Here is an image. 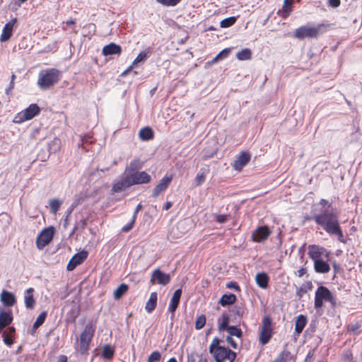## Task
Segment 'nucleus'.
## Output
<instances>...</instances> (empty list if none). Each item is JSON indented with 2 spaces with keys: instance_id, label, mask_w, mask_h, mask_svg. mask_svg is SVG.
<instances>
[{
  "instance_id": "nucleus-26",
  "label": "nucleus",
  "mask_w": 362,
  "mask_h": 362,
  "mask_svg": "<svg viewBox=\"0 0 362 362\" xmlns=\"http://www.w3.org/2000/svg\"><path fill=\"white\" fill-rule=\"evenodd\" d=\"M158 295L156 292H152L150 295L149 299L146 303L145 309L147 313H152L157 305Z\"/></svg>"
},
{
  "instance_id": "nucleus-8",
  "label": "nucleus",
  "mask_w": 362,
  "mask_h": 362,
  "mask_svg": "<svg viewBox=\"0 0 362 362\" xmlns=\"http://www.w3.org/2000/svg\"><path fill=\"white\" fill-rule=\"evenodd\" d=\"M272 322L269 316H264L262 320V327L259 341L262 345L269 343L273 335Z\"/></svg>"
},
{
  "instance_id": "nucleus-45",
  "label": "nucleus",
  "mask_w": 362,
  "mask_h": 362,
  "mask_svg": "<svg viewBox=\"0 0 362 362\" xmlns=\"http://www.w3.org/2000/svg\"><path fill=\"white\" fill-rule=\"evenodd\" d=\"M161 358V355L159 351H153L148 358V362L159 361Z\"/></svg>"
},
{
  "instance_id": "nucleus-64",
  "label": "nucleus",
  "mask_w": 362,
  "mask_h": 362,
  "mask_svg": "<svg viewBox=\"0 0 362 362\" xmlns=\"http://www.w3.org/2000/svg\"><path fill=\"white\" fill-rule=\"evenodd\" d=\"M66 24L67 25H75L76 24V21L74 20V19H70V20L66 21Z\"/></svg>"
},
{
  "instance_id": "nucleus-61",
  "label": "nucleus",
  "mask_w": 362,
  "mask_h": 362,
  "mask_svg": "<svg viewBox=\"0 0 362 362\" xmlns=\"http://www.w3.org/2000/svg\"><path fill=\"white\" fill-rule=\"evenodd\" d=\"M57 362H68L67 357L64 355H61Z\"/></svg>"
},
{
  "instance_id": "nucleus-48",
  "label": "nucleus",
  "mask_w": 362,
  "mask_h": 362,
  "mask_svg": "<svg viewBox=\"0 0 362 362\" xmlns=\"http://www.w3.org/2000/svg\"><path fill=\"white\" fill-rule=\"evenodd\" d=\"M147 57V53L146 52H140L133 62V65H136L138 63L144 61Z\"/></svg>"
},
{
  "instance_id": "nucleus-55",
  "label": "nucleus",
  "mask_w": 362,
  "mask_h": 362,
  "mask_svg": "<svg viewBox=\"0 0 362 362\" xmlns=\"http://www.w3.org/2000/svg\"><path fill=\"white\" fill-rule=\"evenodd\" d=\"M227 287L229 288H234L235 290H240V287L236 282L230 281L227 284Z\"/></svg>"
},
{
  "instance_id": "nucleus-31",
  "label": "nucleus",
  "mask_w": 362,
  "mask_h": 362,
  "mask_svg": "<svg viewBox=\"0 0 362 362\" xmlns=\"http://www.w3.org/2000/svg\"><path fill=\"white\" fill-rule=\"evenodd\" d=\"M236 57L241 61L249 60L252 57L251 50L248 48H245L236 54Z\"/></svg>"
},
{
  "instance_id": "nucleus-13",
  "label": "nucleus",
  "mask_w": 362,
  "mask_h": 362,
  "mask_svg": "<svg viewBox=\"0 0 362 362\" xmlns=\"http://www.w3.org/2000/svg\"><path fill=\"white\" fill-rule=\"evenodd\" d=\"M170 277L169 274L163 272L159 269H156L152 273L150 283L152 285L158 284L165 286L170 282Z\"/></svg>"
},
{
  "instance_id": "nucleus-42",
  "label": "nucleus",
  "mask_w": 362,
  "mask_h": 362,
  "mask_svg": "<svg viewBox=\"0 0 362 362\" xmlns=\"http://www.w3.org/2000/svg\"><path fill=\"white\" fill-rule=\"evenodd\" d=\"M13 337L14 335L7 334V332H4L2 334L3 341L4 344L8 346H11L12 344H13Z\"/></svg>"
},
{
  "instance_id": "nucleus-15",
  "label": "nucleus",
  "mask_w": 362,
  "mask_h": 362,
  "mask_svg": "<svg viewBox=\"0 0 362 362\" xmlns=\"http://www.w3.org/2000/svg\"><path fill=\"white\" fill-rule=\"evenodd\" d=\"M17 23V18H13L9 22L6 23L4 27L3 28L1 35L0 36L1 42H6L8 41L11 37L12 36L13 27Z\"/></svg>"
},
{
  "instance_id": "nucleus-37",
  "label": "nucleus",
  "mask_w": 362,
  "mask_h": 362,
  "mask_svg": "<svg viewBox=\"0 0 362 362\" xmlns=\"http://www.w3.org/2000/svg\"><path fill=\"white\" fill-rule=\"evenodd\" d=\"M228 332L229 334L228 337L235 336L238 338H240L243 336V332H242L241 329H240L235 326L228 327Z\"/></svg>"
},
{
  "instance_id": "nucleus-47",
  "label": "nucleus",
  "mask_w": 362,
  "mask_h": 362,
  "mask_svg": "<svg viewBox=\"0 0 362 362\" xmlns=\"http://www.w3.org/2000/svg\"><path fill=\"white\" fill-rule=\"evenodd\" d=\"M156 1L163 6H173L177 5L180 2V0H156Z\"/></svg>"
},
{
  "instance_id": "nucleus-11",
  "label": "nucleus",
  "mask_w": 362,
  "mask_h": 362,
  "mask_svg": "<svg viewBox=\"0 0 362 362\" xmlns=\"http://www.w3.org/2000/svg\"><path fill=\"white\" fill-rule=\"evenodd\" d=\"M308 257L314 262L323 259H328L330 252L319 245H310L308 246Z\"/></svg>"
},
{
  "instance_id": "nucleus-40",
  "label": "nucleus",
  "mask_w": 362,
  "mask_h": 362,
  "mask_svg": "<svg viewBox=\"0 0 362 362\" xmlns=\"http://www.w3.org/2000/svg\"><path fill=\"white\" fill-rule=\"evenodd\" d=\"M61 202L57 199H53L49 201L50 209L53 214H56L59 210Z\"/></svg>"
},
{
  "instance_id": "nucleus-12",
  "label": "nucleus",
  "mask_w": 362,
  "mask_h": 362,
  "mask_svg": "<svg viewBox=\"0 0 362 362\" xmlns=\"http://www.w3.org/2000/svg\"><path fill=\"white\" fill-rule=\"evenodd\" d=\"M272 233V230L267 226L257 227L252 233V240L255 243H262Z\"/></svg>"
},
{
  "instance_id": "nucleus-2",
  "label": "nucleus",
  "mask_w": 362,
  "mask_h": 362,
  "mask_svg": "<svg viewBox=\"0 0 362 362\" xmlns=\"http://www.w3.org/2000/svg\"><path fill=\"white\" fill-rule=\"evenodd\" d=\"M313 219L330 235H336L341 243H345L343 231L339 224L338 214L334 211L324 209L319 214L313 216Z\"/></svg>"
},
{
  "instance_id": "nucleus-10",
  "label": "nucleus",
  "mask_w": 362,
  "mask_h": 362,
  "mask_svg": "<svg viewBox=\"0 0 362 362\" xmlns=\"http://www.w3.org/2000/svg\"><path fill=\"white\" fill-rule=\"evenodd\" d=\"M54 234V228L49 226L44 228L37 235L36 238V246L39 250H42L53 239Z\"/></svg>"
},
{
  "instance_id": "nucleus-21",
  "label": "nucleus",
  "mask_w": 362,
  "mask_h": 362,
  "mask_svg": "<svg viewBox=\"0 0 362 362\" xmlns=\"http://www.w3.org/2000/svg\"><path fill=\"white\" fill-rule=\"evenodd\" d=\"M102 52L105 56L120 54L122 52V47L115 43L111 42L103 47Z\"/></svg>"
},
{
  "instance_id": "nucleus-38",
  "label": "nucleus",
  "mask_w": 362,
  "mask_h": 362,
  "mask_svg": "<svg viewBox=\"0 0 362 362\" xmlns=\"http://www.w3.org/2000/svg\"><path fill=\"white\" fill-rule=\"evenodd\" d=\"M313 288L312 283L310 281L307 282L305 284L302 285L297 291V295L299 297H302L304 293H306L308 291L311 290Z\"/></svg>"
},
{
  "instance_id": "nucleus-34",
  "label": "nucleus",
  "mask_w": 362,
  "mask_h": 362,
  "mask_svg": "<svg viewBox=\"0 0 362 362\" xmlns=\"http://www.w3.org/2000/svg\"><path fill=\"white\" fill-rule=\"evenodd\" d=\"M93 144L92 136L89 135H86L81 138V148L83 151H88L89 146H91Z\"/></svg>"
},
{
  "instance_id": "nucleus-23",
  "label": "nucleus",
  "mask_w": 362,
  "mask_h": 362,
  "mask_svg": "<svg viewBox=\"0 0 362 362\" xmlns=\"http://www.w3.org/2000/svg\"><path fill=\"white\" fill-rule=\"evenodd\" d=\"M293 0L284 1L282 8L278 12L282 18H286L291 14L293 10Z\"/></svg>"
},
{
  "instance_id": "nucleus-58",
  "label": "nucleus",
  "mask_w": 362,
  "mask_h": 362,
  "mask_svg": "<svg viewBox=\"0 0 362 362\" xmlns=\"http://www.w3.org/2000/svg\"><path fill=\"white\" fill-rule=\"evenodd\" d=\"M4 332H7V334H13L14 335L15 334V332H16V328L14 327H8L5 331Z\"/></svg>"
},
{
  "instance_id": "nucleus-28",
  "label": "nucleus",
  "mask_w": 362,
  "mask_h": 362,
  "mask_svg": "<svg viewBox=\"0 0 362 362\" xmlns=\"http://www.w3.org/2000/svg\"><path fill=\"white\" fill-rule=\"evenodd\" d=\"M236 300V296L233 293L223 294L219 300V303L222 306L232 305Z\"/></svg>"
},
{
  "instance_id": "nucleus-16",
  "label": "nucleus",
  "mask_w": 362,
  "mask_h": 362,
  "mask_svg": "<svg viewBox=\"0 0 362 362\" xmlns=\"http://www.w3.org/2000/svg\"><path fill=\"white\" fill-rule=\"evenodd\" d=\"M172 180V176H165L160 182L156 185L153 189L152 196L157 197L160 193L164 192Z\"/></svg>"
},
{
  "instance_id": "nucleus-44",
  "label": "nucleus",
  "mask_w": 362,
  "mask_h": 362,
  "mask_svg": "<svg viewBox=\"0 0 362 362\" xmlns=\"http://www.w3.org/2000/svg\"><path fill=\"white\" fill-rule=\"evenodd\" d=\"M230 49L229 48L223 49L221 52H220L216 57L213 59V62H217L218 60L225 59L228 57Z\"/></svg>"
},
{
  "instance_id": "nucleus-46",
  "label": "nucleus",
  "mask_w": 362,
  "mask_h": 362,
  "mask_svg": "<svg viewBox=\"0 0 362 362\" xmlns=\"http://www.w3.org/2000/svg\"><path fill=\"white\" fill-rule=\"evenodd\" d=\"M135 221H136L135 216H133L132 221L128 224L124 226L122 228V231L124 232V233H127V232L130 231L133 228V227L135 224Z\"/></svg>"
},
{
  "instance_id": "nucleus-35",
  "label": "nucleus",
  "mask_w": 362,
  "mask_h": 362,
  "mask_svg": "<svg viewBox=\"0 0 362 362\" xmlns=\"http://www.w3.org/2000/svg\"><path fill=\"white\" fill-rule=\"evenodd\" d=\"M46 317H47V313L45 311L41 313L37 316L35 322H34V324L33 325V328L34 329H36L39 327H40L45 322Z\"/></svg>"
},
{
  "instance_id": "nucleus-5",
  "label": "nucleus",
  "mask_w": 362,
  "mask_h": 362,
  "mask_svg": "<svg viewBox=\"0 0 362 362\" xmlns=\"http://www.w3.org/2000/svg\"><path fill=\"white\" fill-rule=\"evenodd\" d=\"M329 27L327 24L320 23L316 26L302 25L295 30L293 36L298 39L315 38L325 32Z\"/></svg>"
},
{
  "instance_id": "nucleus-3",
  "label": "nucleus",
  "mask_w": 362,
  "mask_h": 362,
  "mask_svg": "<svg viewBox=\"0 0 362 362\" xmlns=\"http://www.w3.org/2000/svg\"><path fill=\"white\" fill-rule=\"evenodd\" d=\"M221 340L214 337L209 346V351L212 355L216 362H224L228 360L233 362L236 358V354L228 348L221 346Z\"/></svg>"
},
{
  "instance_id": "nucleus-29",
  "label": "nucleus",
  "mask_w": 362,
  "mask_h": 362,
  "mask_svg": "<svg viewBox=\"0 0 362 362\" xmlns=\"http://www.w3.org/2000/svg\"><path fill=\"white\" fill-rule=\"evenodd\" d=\"M209 173V167L201 169L195 177L196 185H201L206 180V175Z\"/></svg>"
},
{
  "instance_id": "nucleus-14",
  "label": "nucleus",
  "mask_w": 362,
  "mask_h": 362,
  "mask_svg": "<svg viewBox=\"0 0 362 362\" xmlns=\"http://www.w3.org/2000/svg\"><path fill=\"white\" fill-rule=\"evenodd\" d=\"M88 257V252L83 250L75 254L69 260L66 266L68 271H73L78 265L82 264Z\"/></svg>"
},
{
  "instance_id": "nucleus-54",
  "label": "nucleus",
  "mask_w": 362,
  "mask_h": 362,
  "mask_svg": "<svg viewBox=\"0 0 362 362\" xmlns=\"http://www.w3.org/2000/svg\"><path fill=\"white\" fill-rule=\"evenodd\" d=\"M319 204L320 205L322 206V208H329L331 206V203H329L328 200L325 199H321Z\"/></svg>"
},
{
  "instance_id": "nucleus-27",
  "label": "nucleus",
  "mask_w": 362,
  "mask_h": 362,
  "mask_svg": "<svg viewBox=\"0 0 362 362\" xmlns=\"http://www.w3.org/2000/svg\"><path fill=\"white\" fill-rule=\"evenodd\" d=\"M255 281L259 287L262 288L268 287L269 276L266 273H258L255 276Z\"/></svg>"
},
{
  "instance_id": "nucleus-36",
  "label": "nucleus",
  "mask_w": 362,
  "mask_h": 362,
  "mask_svg": "<svg viewBox=\"0 0 362 362\" xmlns=\"http://www.w3.org/2000/svg\"><path fill=\"white\" fill-rule=\"evenodd\" d=\"M237 21V18L235 16H231L229 18H226L222 20L220 23V26L221 28H229L234 25Z\"/></svg>"
},
{
  "instance_id": "nucleus-50",
  "label": "nucleus",
  "mask_w": 362,
  "mask_h": 362,
  "mask_svg": "<svg viewBox=\"0 0 362 362\" xmlns=\"http://www.w3.org/2000/svg\"><path fill=\"white\" fill-rule=\"evenodd\" d=\"M343 362H354L353 354L350 351H347L343 354Z\"/></svg>"
},
{
  "instance_id": "nucleus-19",
  "label": "nucleus",
  "mask_w": 362,
  "mask_h": 362,
  "mask_svg": "<svg viewBox=\"0 0 362 362\" xmlns=\"http://www.w3.org/2000/svg\"><path fill=\"white\" fill-rule=\"evenodd\" d=\"M34 288H29L24 293V303L27 309L33 310L35 307L36 300L34 298Z\"/></svg>"
},
{
  "instance_id": "nucleus-63",
  "label": "nucleus",
  "mask_w": 362,
  "mask_h": 362,
  "mask_svg": "<svg viewBox=\"0 0 362 362\" xmlns=\"http://www.w3.org/2000/svg\"><path fill=\"white\" fill-rule=\"evenodd\" d=\"M171 206H172V204H171V202H167L164 204V206H163V209L164 210H168Z\"/></svg>"
},
{
  "instance_id": "nucleus-60",
  "label": "nucleus",
  "mask_w": 362,
  "mask_h": 362,
  "mask_svg": "<svg viewBox=\"0 0 362 362\" xmlns=\"http://www.w3.org/2000/svg\"><path fill=\"white\" fill-rule=\"evenodd\" d=\"M134 66V65H133V64L132 65H130L122 74V76H125L127 75L129 72H130L133 67Z\"/></svg>"
},
{
  "instance_id": "nucleus-25",
  "label": "nucleus",
  "mask_w": 362,
  "mask_h": 362,
  "mask_svg": "<svg viewBox=\"0 0 362 362\" xmlns=\"http://www.w3.org/2000/svg\"><path fill=\"white\" fill-rule=\"evenodd\" d=\"M13 317L11 310L0 311V325H4L6 327L11 324L13 322Z\"/></svg>"
},
{
  "instance_id": "nucleus-32",
  "label": "nucleus",
  "mask_w": 362,
  "mask_h": 362,
  "mask_svg": "<svg viewBox=\"0 0 362 362\" xmlns=\"http://www.w3.org/2000/svg\"><path fill=\"white\" fill-rule=\"evenodd\" d=\"M114 354L115 350L110 345L106 344L103 346L102 351V356L104 358L111 359L112 358Z\"/></svg>"
},
{
  "instance_id": "nucleus-51",
  "label": "nucleus",
  "mask_w": 362,
  "mask_h": 362,
  "mask_svg": "<svg viewBox=\"0 0 362 362\" xmlns=\"http://www.w3.org/2000/svg\"><path fill=\"white\" fill-rule=\"evenodd\" d=\"M278 356L286 362L291 357V354L288 350H284Z\"/></svg>"
},
{
  "instance_id": "nucleus-39",
  "label": "nucleus",
  "mask_w": 362,
  "mask_h": 362,
  "mask_svg": "<svg viewBox=\"0 0 362 362\" xmlns=\"http://www.w3.org/2000/svg\"><path fill=\"white\" fill-rule=\"evenodd\" d=\"M229 320L230 319H229V317L228 315H223L222 321L219 323V325H218V329L220 331H223L225 329L228 330V327H230L228 325Z\"/></svg>"
},
{
  "instance_id": "nucleus-52",
  "label": "nucleus",
  "mask_w": 362,
  "mask_h": 362,
  "mask_svg": "<svg viewBox=\"0 0 362 362\" xmlns=\"http://www.w3.org/2000/svg\"><path fill=\"white\" fill-rule=\"evenodd\" d=\"M315 350L316 349H313L310 350L305 358V362H313L315 355Z\"/></svg>"
},
{
  "instance_id": "nucleus-17",
  "label": "nucleus",
  "mask_w": 362,
  "mask_h": 362,
  "mask_svg": "<svg viewBox=\"0 0 362 362\" xmlns=\"http://www.w3.org/2000/svg\"><path fill=\"white\" fill-rule=\"evenodd\" d=\"M308 323V318L304 315H299L295 320L294 337H298Z\"/></svg>"
},
{
  "instance_id": "nucleus-43",
  "label": "nucleus",
  "mask_w": 362,
  "mask_h": 362,
  "mask_svg": "<svg viewBox=\"0 0 362 362\" xmlns=\"http://www.w3.org/2000/svg\"><path fill=\"white\" fill-rule=\"evenodd\" d=\"M249 160H235L233 164L235 170L240 171L245 166Z\"/></svg>"
},
{
  "instance_id": "nucleus-7",
  "label": "nucleus",
  "mask_w": 362,
  "mask_h": 362,
  "mask_svg": "<svg viewBox=\"0 0 362 362\" xmlns=\"http://www.w3.org/2000/svg\"><path fill=\"white\" fill-rule=\"evenodd\" d=\"M323 300L329 302L333 307L336 306V299L332 292L327 287L321 286L315 293V308H321L323 306Z\"/></svg>"
},
{
  "instance_id": "nucleus-20",
  "label": "nucleus",
  "mask_w": 362,
  "mask_h": 362,
  "mask_svg": "<svg viewBox=\"0 0 362 362\" xmlns=\"http://www.w3.org/2000/svg\"><path fill=\"white\" fill-rule=\"evenodd\" d=\"M1 301L5 306L11 307L16 303V298L13 293L4 290L1 293Z\"/></svg>"
},
{
  "instance_id": "nucleus-56",
  "label": "nucleus",
  "mask_w": 362,
  "mask_h": 362,
  "mask_svg": "<svg viewBox=\"0 0 362 362\" xmlns=\"http://www.w3.org/2000/svg\"><path fill=\"white\" fill-rule=\"evenodd\" d=\"M251 155L248 151H243L237 158H250Z\"/></svg>"
},
{
  "instance_id": "nucleus-18",
  "label": "nucleus",
  "mask_w": 362,
  "mask_h": 362,
  "mask_svg": "<svg viewBox=\"0 0 362 362\" xmlns=\"http://www.w3.org/2000/svg\"><path fill=\"white\" fill-rule=\"evenodd\" d=\"M181 297V288L177 289L174 293L173 296L170 300L169 306H168V311L171 313L170 318L173 320L175 316V311L178 307L180 299Z\"/></svg>"
},
{
  "instance_id": "nucleus-24",
  "label": "nucleus",
  "mask_w": 362,
  "mask_h": 362,
  "mask_svg": "<svg viewBox=\"0 0 362 362\" xmlns=\"http://www.w3.org/2000/svg\"><path fill=\"white\" fill-rule=\"evenodd\" d=\"M139 137L141 141H149L154 138V132L150 127L141 128L139 132Z\"/></svg>"
},
{
  "instance_id": "nucleus-6",
  "label": "nucleus",
  "mask_w": 362,
  "mask_h": 362,
  "mask_svg": "<svg viewBox=\"0 0 362 362\" xmlns=\"http://www.w3.org/2000/svg\"><path fill=\"white\" fill-rule=\"evenodd\" d=\"M60 71L54 68L48 69L39 74L37 85L41 89H47L56 84L60 79Z\"/></svg>"
},
{
  "instance_id": "nucleus-59",
  "label": "nucleus",
  "mask_w": 362,
  "mask_h": 362,
  "mask_svg": "<svg viewBox=\"0 0 362 362\" xmlns=\"http://www.w3.org/2000/svg\"><path fill=\"white\" fill-rule=\"evenodd\" d=\"M142 208V205L141 204H139L136 209H135V211L134 212V214L133 216H135V219H136V217H137V214L139 213V211Z\"/></svg>"
},
{
  "instance_id": "nucleus-53",
  "label": "nucleus",
  "mask_w": 362,
  "mask_h": 362,
  "mask_svg": "<svg viewBox=\"0 0 362 362\" xmlns=\"http://www.w3.org/2000/svg\"><path fill=\"white\" fill-rule=\"evenodd\" d=\"M227 342L235 349L238 348V344L231 337H227Z\"/></svg>"
},
{
  "instance_id": "nucleus-1",
  "label": "nucleus",
  "mask_w": 362,
  "mask_h": 362,
  "mask_svg": "<svg viewBox=\"0 0 362 362\" xmlns=\"http://www.w3.org/2000/svg\"><path fill=\"white\" fill-rule=\"evenodd\" d=\"M151 180V176L145 171H137L127 167L121 178L112 187L113 193L121 192L135 185L147 184Z\"/></svg>"
},
{
  "instance_id": "nucleus-33",
  "label": "nucleus",
  "mask_w": 362,
  "mask_h": 362,
  "mask_svg": "<svg viewBox=\"0 0 362 362\" xmlns=\"http://www.w3.org/2000/svg\"><path fill=\"white\" fill-rule=\"evenodd\" d=\"M361 322L359 321H356L354 323H351L347 325V332H351L354 334H358L361 330Z\"/></svg>"
},
{
  "instance_id": "nucleus-57",
  "label": "nucleus",
  "mask_w": 362,
  "mask_h": 362,
  "mask_svg": "<svg viewBox=\"0 0 362 362\" xmlns=\"http://www.w3.org/2000/svg\"><path fill=\"white\" fill-rule=\"evenodd\" d=\"M340 0H329V4L332 7H338L340 5Z\"/></svg>"
},
{
  "instance_id": "nucleus-41",
  "label": "nucleus",
  "mask_w": 362,
  "mask_h": 362,
  "mask_svg": "<svg viewBox=\"0 0 362 362\" xmlns=\"http://www.w3.org/2000/svg\"><path fill=\"white\" fill-rule=\"evenodd\" d=\"M206 316L202 314V315H199L196 320L195 329H201L202 328H203L204 327V325H206Z\"/></svg>"
},
{
  "instance_id": "nucleus-49",
  "label": "nucleus",
  "mask_w": 362,
  "mask_h": 362,
  "mask_svg": "<svg viewBox=\"0 0 362 362\" xmlns=\"http://www.w3.org/2000/svg\"><path fill=\"white\" fill-rule=\"evenodd\" d=\"M230 218V214H218L216 215V221L219 223H223L229 220Z\"/></svg>"
},
{
  "instance_id": "nucleus-62",
  "label": "nucleus",
  "mask_w": 362,
  "mask_h": 362,
  "mask_svg": "<svg viewBox=\"0 0 362 362\" xmlns=\"http://www.w3.org/2000/svg\"><path fill=\"white\" fill-rule=\"evenodd\" d=\"M306 272V269L305 268H301L298 271V276H303Z\"/></svg>"
},
{
  "instance_id": "nucleus-9",
  "label": "nucleus",
  "mask_w": 362,
  "mask_h": 362,
  "mask_svg": "<svg viewBox=\"0 0 362 362\" xmlns=\"http://www.w3.org/2000/svg\"><path fill=\"white\" fill-rule=\"evenodd\" d=\"M40 112V108L37 104H31L24 110L18 112L14 117L15 123H22L30 120L38 115Z\"/></svg>"
},
{
  "instance_id": "nucleus-30",
  "label": "nucleus",
  "mask_w": 362,
  "mask_h": 362,
  "mask_svg": "<svg viewBox=\"0 0 362 362\" xmlns=\"http://www.w3.org/2000/svg\"><path fill=\"white\" fill-rule=\"evenodd\" d=\"M129 286L125 284H121L114 291V298L115 300L120 299L128 291Z\"/></svg>"
},
{
  "instance_id": "nucleus-22",
  "label": "nucleus",
  "mask_w": 362,
  "mask_h": 362,
  "mask_svg": "<svg viewBox=\"0 0 362 362\" xmlns=\"http://www.w3.org/2000/svg\"><path fill=\"white\" fill-rule=\"evenodd\" d=\"M313 265L314 269L317 273L327 274L330 271L329 264L324 259L314 262Z\"/></svg>"
},
{
  "instance_id": "nucleus-4",
  "label": "nucleus",
  "mask_w": 362,
  "mask_h": 362,
  "mask_svg": "<svg viewBox=\"0 0 362 362\" xmlns=\"http://www.w3.org/2000/svg\"><path fill=\"white\" fill-rule=\"evenodd\" d=\"M95 325L89 321L83 329L79 339L76 338V349L81 354L86 355L90 349V345L95 332Z\"/></svg>"
}]
</instances>
